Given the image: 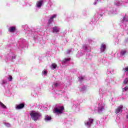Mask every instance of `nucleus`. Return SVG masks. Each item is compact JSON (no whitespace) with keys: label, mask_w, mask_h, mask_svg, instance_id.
Segmentation results:
<instances>
[{"label":"nucleus","mask_w":128,"mask_h":128,"mask_svg":"<svg viewBox=\"0 0 128 128\" xmlns=\"http://www.w3.org/2000/svg\"><path fill=\"white\" fill-rule=\"evenodd\" d=\"M30 116L32 120H34V122L40 120L42 118V113L36 111H32L30 112Z\"/></svg>","instance_id":"f257e3e1"},{"label":"nucleus","mask_w":128,"mask_h":128,"mask_svg":"<svg viewBox=\"0 0 128 128\" xmlns=\"http://www.w3.org/2000/svg\"><path fill=\"white\" fill-rule=\"evenodd\" d=\"M54 112L56 114H62L64 112V107L60 105H56L54 108Z\"/></svg>","instance_id":"f03ea898"},{"label":"nucleus","mask_w":128,"mask_h":128,"mask_svg":"<svg viewBox=\"0 0 128 128\" xmlns=\"http://www.w3.org/2000/svg\"><path fill=\"white\" fill-rule=\"evenodd\" d=\"M84 122L86 126L90 128L92 126V124H94V118H88V119L86 121H84Z\"/></svg>","instance_id":"7ed1b4c3"},{"label":"nucleus","mask_w":128,"mask_h":128,"mask_svg":"<svg viewBox=\"0 0 128 128\" xmlns=\"http://www.w3.org/2000/svg\"><path fill=\"white\" fill-rule=\"evenodd\" d=\"M106 108V104L103 102H100L98 106V112H102Z\"/></svg>","instance_id":"20e7f679"},{"label":"nucleus","mask_w":128,"mask_h":128,"mask_svg":"<svg viewBox=\"0 0 128 128\" xmlns=\"http://www.w3.org/2000/svg\"><path fill=\"white\" fill-rule=\"evenodd\" d=\"M126 54H128V49H124L120 51V53L118 54V58H124Z\"/></svg>","instance_id":"39448f33"},{"label":"nucleus","mask_w":128,"mask_h":128,"mask_svg":"<svg viewBox=\"0 0 128 128\" xmlns=\"http://www.w3.org/2000/svg\"><path fill=\"white\" fill-rule=\"evenodd\" d=\"M124 108V106L122 105H121L119 106L116 110V114H122V108Z\"/></svg>","instance_id":"423d86ee"},{"label":"nucleus","mask_w":128,"mask_h":128,"mask_svg":"<svg viewBox=\"0 0 128 128\" xmlns=\"http://www.w3.org/2000/svg\"><path fill=\"white\" fill-rule=\"evenodd\" d=\"M106 50V45L104 43L102 44L100 47V52H104Z\"/></svg>","instance_id":"0eeeda50"},{"label":"nucleus","mask_w":128,"mask_h":128,"mask_svg":"<svg viewBox=\"0 0 128 128\" xmlns=\"http://www.w3.org/2000/svg\"><path fill=\"white\" fill-rule=\"evenodd\" d=\"M24 108V104L22 103L18 104H16L15 106L16 110H22Z\"/></svg>","instance_id":"6e6552de"},{"label":"nucleus","mask_w":128,"mask_h":128,"mask_svg":"<svg viewBox=\"0 0 128 128\" xmlns=\"http://www.w3.org/2000/svg\"><path fill=\"white\" fill-rule=\"evenodd\" d=\"M7 58H10V60H16V55L14 54H12V52H10Z\"/></svg>","instance_id":"1a4fd4ad"},{"label":"nucleus","mask_w":128,"mask_h":128,"mask_svg":"<svg viewBox=\"0 0 128 128\" xmlns=\"http://www.w3.org/2000/svg\"><path fill=\"white\" fill-rule=\"evenodd\" d=\"M52 86L54 88H60V83L54 82H53Z\"/></svg>","instance_id":"9d476101"},{"label":"nucleus","mask_w":128,"mask_h":128,"mask_svg":"<svg viewBox=\"0 0 128 128\" xmlns=\"http://www.w3.org/2000/svg\"><path fill=\"white\" fill-rule=\"evenodd\" d=\"M56 18V14H54V16H52L48 20V24H52V22H54V19Z\"/></svg>","instance_id":"9b49d317"},{"label":"nucleus","mask_w":128,"mask_h":128,"mask_svg":"<svg viewBox=\"0 0 128 128\" xmlns=\"http://www.w3.org/2000/svg\"><path fill=\"white\" fill-rule=\"evenodd\" d=\"M16 30V26H11L8 29V32H14Z\"/></svg>","instance_id":"f8f14e48"},{"label":"nucleus","mask_w":128,"mask_h":128,"mask_svg":"<svg viewBox=\"0 0 128 128\" xmlns=\"http://www.w3.org/2000/svg\"><path fill=\"white\" fill-rule=\"evenodd\" d=\"M70 60V58H64L62 60V64H68V62H69Z\"/></svg>","instance_id":"ddd939ff"},{"label":"nucleus","mask_w":128,"mask_h":128,"mask_svg":"<svg viewBox=\"0 0 128 128\" xmlns=\"http://www.w3.org/2000/svg\"><path fill=\"white\" fill-rule=\"evenodd\" d=\"M42 2H44V1L42 0L38 1L36 2V6H38V8H40V6H42Z\"/></svg>","instance_id":"4468645a"},{"label":"nucleus","mask_w":128,"mask_h":128,"mask_svg":"<svg viewBox=\"0 0 128 128\" xmlns=\"http://www.w3.org/2000/svg\"><path fill=\"white\" fill-rule=\"evenodd\" d=\"M52 30L54 32H60V29L58 28V26L54 27L52 28Z\"/></svg>","instance_id":"2eb2a0df"},{"label":"nucleus","mask_w":128,"mask_h":128,"mask_svg":"<svg viewBox=\"0 0 128 128\" xmlns=\"http://www.w3.org/2000/svg\"><path fill=\"white\" fill-rule=\"evenodd\" d=\"M44 120L46 122H50V120H52V117H50V116H48L47 115L45 116Z\"/></svg>","instance_id":"dca6fc26"},{"label":"nucleus","mask_w":128,"mask_h":128,"mask_svg":"<svg viewBox=\"0 0 128 128\" xmlns=\"http://www.w3.org/2000/svg\"><path fill=\"white\" fill-rule=\"evenodd\" d=\"M6 80L4 79V80H2L1 82H0V84H2V86H4L5 84H6Z\"/></svg>","instance_id":"f3484780"},{"label":"nucleus","mask_w":128,"mask_h":128,"mask_svg":"<svg viewBox=\"0 0 128 128\" xmlns=\"http://www.w3.org/2000/svg\"><path fill=\"white\" fill-rule=\"evenodd\" d=\"M90 48H88L86 45L83 46V50H86L87 52H90V50H88Z\"/></svg>","instance_id":"a211bd4d"},{"label":"nucleus","mask_w":128,"mask_h":128,"mask_svg":"<svg viewBox=\"0 0 128 128\" xmlns=\"http://www.w3.org/2000/svg\"><path fill=\"white\" fill-rule=\"evenodd\" d=\"M84 54H82V52L78 51L77 54H76V56L78 58H80V56H83Z\"/></svg>","instance_id":"6ab92c4d"},{"label":"nucleus","mask_w":128,"mask_h":128,"mask_svg":"<svg viewBox=\"0 0 128 128\" xmlns=\"http://www.w3.org/2000/svg\"><path fill=\"white\" fill-rule=\"evenodd\" d=\"M42 76H46L48 74V71L46 70H44L42 72Z\"/></svg>","instance_id":"aec40b11"},{"label":"nucleus","mask_w":128,"mask_h":128,"mask_svg":"<svg viewBox=\"0 0 128 128\" xmlns=\"http://www.w3.org/2000/svg\"><path fill=\"white\" fill-rule=\"evenodd\" d=\"M56 64H52L51 66V68L52 69V70H54L56 68Z\"/></svg>","instance_id":"412c9836"},{"label":"nucleus","mask_w":128,"mask_h":128,"mask_svg":"<svg viewBox=\"0 0 128 128\" xmlns=\"http://www.w3.org/2000/svg\"><path fill=\"white\" fill-rule=\"evenodd\" d=\"M122 70L124 72H126V74H128V66L126 67V68H123Z\"/></svg>","instance_id":"4be33fe9"},{"label":"nucleus","mask_w":128,"mask_h":128,"mask_svg":"<svg viewBox=\"0 0 128 128\" xmlns=\"http://www.w3.org/2000/svg\"><path fill=\"white\" fill-rule=\"evenodd\" d=\"M114 72V70H112L111 68L108 69L107 73L108 74H112Z\"/></svg>","instance_id":"5701e85b"},{"label":"nucleus","mask_w":128,"mask_h":128,"mask_svg":"<svg viewBox=\"0 0 128 128\" xmlns=\"http://www.w3.org/2000/svg\"><path fill=\"white\" fill-rule=\"evenodd\" d=\"M0 106H2V108H6V106H4V104L1 102H0Z\"/></svg>","instance_id":"b1692460"},{"label":"nucleus","mask_w":128,"mask_h":128,"mask_svg":"<svg viewBox=\"0 0 128 128\" xmlns=\"http://www.w3.org/2000/svg\"><path fill=\"white\" fill-rule=\"evenodd\" d=\"M86 90V88L84 86L83 87H82L81 88H80V92H84V90Z\"/></svg>","instance_id":"393cba45"},{"label":"nucleus","mask_w":128,"mask_h":128,"mask_svg":"<svg viewBox=\"0 0 128 128\" xmlns=\"http://www.w3.org/2000/svg\"><path fill=\"white\" fill-rule=\"evenodd\" d=\"M4 124L6 126H7V128H10V123L5 122Z\"/></svg>","instance_id":"a878e982"},{"label":"nucleus","mask_w":128,"mask_h":128,"mask_svg":"<svg viewBox=\"0 0 128 128\" xmlns=\"http://www.w3.org/2000/svg\"><path fill=\"white\" fill-rule=\"evenodd\" d=\"M73 106L74 108H78L80 106V104H74Z\"/></svg>","instance_id":"bb28decb"},{"label":"nucleus","mask_w":128,"mask_h":128,"mask_svg":"<svg viewBox=\"0 0 128 128\" xmlns=\"http://www.w3.org/2000/svg\"><path fill=\"white\" fill-rule=\"evenodd\" d=\"M128 78H126L124 81V84H128Z\"/></svg>","instance_id":"cd10ccee"},{"label":"nucleus","mask_w":128,"mask_h":128,"mask_svg":"<svg viewBox=\"0 0 128 128\" xmlns=\"http://www.w3.org/2000/svg\"><path fill=\"white\" fill-rule=\"evenodd\" d=\"M78 78H79L80 82H82V80H84V77L80 76V77H78Z\"/></svg>","instance_id":"c85d7f7f"},{"label":"nucleus","mask_w":128,"mask_h":128,"mask_svg":"<svg viewBox=\"0 0 128 128\" xmlns=\"http://www.w3.org/2000/svg\"><path fill=\"white\" fill-rule=\"evenodd\" d=\"M128 90V86H126L124 88H122V91L123 92H126V90Z\"/></svg>","instance_id":"c756f323"},{"label":"nucleus","mask_w":128,"mask_h":128,"mask_svg":"<svg viewBox=\"0 0 128 128\" xmlns=\"http://www.w3.org/2000/svg\"><path fill=\"white\" fill-rule=\"evenodd\" d=\"M8 79L9 80L10 82H12V76H10Z\"/></svg>","instance_id":"7c9ffc66"},{"label":"nucleus","mask_w":128,"mask_h":128,"mask_svg":"<svg viewBox=\"0 0 128 128\" xmlns=\"http://www.w3.org/2000/svg\"><path fill=\"white\" fill-rule=\"evenodd\" d=\"M70 52H72V50H67L66 54H70Z\"/></svg>","instance_id":"2f4dec72"},{"label":"nucleus","mask_w":128,"mask_h":128,"mask_svg":"<svg viewBox=\"0 0 128 128\" xmlns=\"http://www.w3.org/2000/svg\"><path fill=\"white\" fill-rule=\"evenodd\" d=\"M110 78H107L106 80V82H112V80H110Z\"/></svg>","instance_id":"473e14b6"},{"label":"nucleus","mask_w":128,"mask_h":128,"mask_svg":"<svg viewBox=\"0 0 128 128\" xmlns=\"http://www.w3.org/2000/svg\"><path fill=\"white\" fill-rule=\"evenodd\" d=\"M126 118L127 120H128V114H127V115L126 116Z\"/></svg>","instance_id":"72a5a7b5"},{"label":"nucleus","mask_w":128,"mask_h":128,"mask_svg":"<svg viewBox=\"0 0 128 128\" xmlns=\"http://www.w3.org/2000/svg\"><path fill=\"white\" fill-rule=\"evenodd\" d=\"M100 94H102V89H100Z\"/></svg>","instance_id":"f704fd0d"},{"label":"nucleus","mask_w":128,"mask_h":128,"mask_svg":"<svg viewBox=\"0 0 128 128\" xmlns=\"http://www.w3.org/2000/svg\"><path fill=\"white\" fill-rule=\"evenodd\" d=\"M88 42H90H90H92V40H88Z\"/></svg>","instance_id":"c9c22d12"},{"label":"nucleus","mask_w":128,"mask_h":128,"mask_svg":"<svg viewBox=\"0 0 128 128\" xmlns=\"http://www.w3.org/2000/svg\"><path fill=\"white\" fill-rule=\"evenodd\" d=\"M89 56L90 58V56H91L90 55Z\"/></svg>","instance_id":"e433bc0d"},{"label":"nucleus","mask_w":128,"mask_h":128,"mask_svg":"<svg viewBox=\"0 0 128 128\" xmlns=\"http://www.w3.org/2000/svg\"><path fill=\"white\" fill-rule=\"evenodd\" d=\"M24 42H25V40H24Z\"/></svg>","instance_id":"4c0bfd02"},{"label":"nucleus","mask_w":128,"mask_h":128,"mask_svg":"<svg viewBox=\"0 0 128 128\" xmlns=\"http://www.w3.org/2000/svg\"><path fill=\"white\" fill-rule=\"evenodd\" d=\"M86 58H88V55H86Z\"/></svg>","instance_id":"58836bf2"},{"label":"nucleus","mask_w":128,"mask_h":128,"mask_svg":"<svg viewBox=\"0 0 128 128\" xmlns=\"http://www.w3.org/2000/svg\"><path fill=\"white\" fill-rule=\"evenodd\" d=\"M128 76V74H126Z\"/></svg>","instance_id":"ea45409f"},{"label":"nucleus","mask_w":128,"mask_h":128,"mask_svg":"<svg viewBox=\"0 0 128 128\" xmlns=\"http://www.w3.org/2000/svg\"><path fill=\"white\" fill-rule=\"evenodd\" d=\"M128 34V33H127Z\"/></svg>","instance_id":"a19ab883"}]
</instances>
